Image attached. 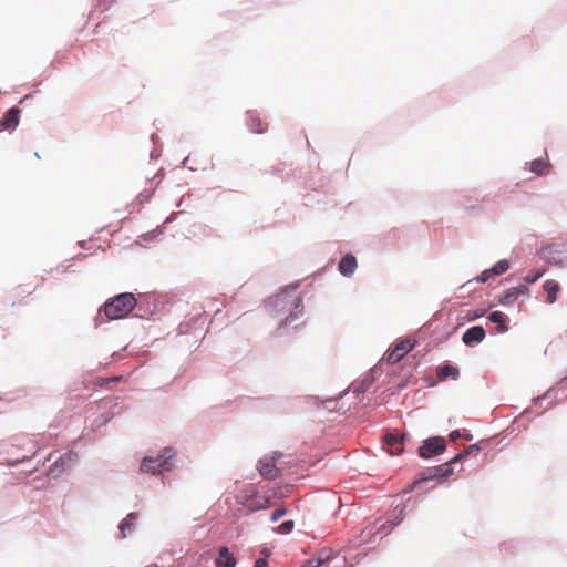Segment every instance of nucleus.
Here are the masks:
<instances>
[{"label":"nucleus","mask_w":567,"mask_h":567,"mask_svg":"<svg viewBox=\"0 0 567 567\" xmlns=\"http://www.w3.org/2000/svg\"><path fill=\"white\" fill-rule=\"evenodd\" d=\"M136 302V298L133 293H120L106 301L102 308V311L110 320L122 319L133 311Z\"/></svg>","instance_id":"f257e3e1"},{"label":"nucleus","mask_w":567,"mask_h":567,"mask_svg":"<svg viewBox=\"0 0 567 567\" xmlns=\"http://www.w3.org/2000/svg\"><path fill=\"white\" fill-rule=\"evenodd\" d=\"M175 453L172 449H165L157 457H144L141 463L142 473L161 474L173 468L172 458Z\"/></svg>","instance_id":"f03ea898"},{"label":"nucleus","mask_w":567,"mask_h":567,"mask_svg":"<svg viewBox=\"0 0 567 567\" xmlns=\"http://www.w3.org/2000/svg\"><path fill=\"white\" fill-rule=\"evenodd\" d=\"M238 502L248 508L249 512L268 508L270 499L268 497H260L255 486L250 485L243 489L237 496Z\"/></svg>","instance_id":"7ed1b4c3"},{"label":"nucleus","mask_w":567,"mask_h":567,"mask_svg":"<svg viewBox=\"0 0 567 567\" xmlns=\"http://www.w3.org/2000/svg\"><path fill=\"white\" fill-rule=\"evenodd\" d=\"M542 255L549 264L563 266L565 262H567V245H547L542 249Z\"/></svg>","instance_id":"20e7f679"},{"label":"nucleus","mask_w":567,"mask_h":567,"mask_svg":"<svg viewBox=\"0 0 567 567\" xmlns=\"http://www.w3.org/2000/svg\"><path fill=\"white\" fill-rule=\"evenodd\" d=\"M446 450V443L442 436H433L423 442L419 449L422 458H430L442 454Z\"/></svg>","instance_id":"39448f33"},{"label":"nucleus","mask_w":567,"mask_h":567,"mask_svg":"<svg viewBox=\"0 0 567 567\" xmlns=\"http://www.w3.org/2000/svg\"><path fill=\"white\" fill-rule=\"evenodd\" d=\"M413 349V343L410 340H403L395 344L394 348L389 350L384 357V360L389 364H395L404 358Z\"/></svg>","instance_id":"423d86ee"},{"label":"nucleus","mask_w":567,"mask_h":567,"mask_svg":"<svg viewBox=\"0 0 567 567\" xmlns=\"http://www.w3.org/2000/svg\"><path fill=\"white\" fill-rule=\"evenodd\" d=\"M454 463L455 462L453 458L450 462H446L444 464L426 468V471L423 473L424 476L422 480L446 478V477L451 476L454 473V470H453Z\"/></svg>","instance_id":"0eeeda50"},{"label":"nucleus","mask_w":567,"mask_h":567,"mask_svg":"<svg viewBox=\"0 0 567 567\" xmlns=\"http://www.w3.org/2000/svg\"><path fill=\"white\" fill-rule=\"evenodd\" d=\"M404 439V434L386 433L383 444L391 455H399L403 452Z\"/></svg>","instance_id":"6e6552de"},{"label":"nucleus","mask_w":567,"mask_h":567,"mask_svg":"<svg viewBox=\"0 0 567 567\" xmlns=\"http://www.w3.org/2000/svg\"><path fill=\"white\" fill-rule=\"evenodd\" d=\"M276 457H264L259 461L258 470L262 477L274 480L279 475V470L275 465Z\"/></svg>","instance_id":"1a4fd4ad"},{"label":"nucleus","mask_w":567,"mask_h":567,"mask_svg":"<svg viewBox=\"0 0 567 567\" xmlns=\"http://www.w3.org/2000/svg\"><path fill=\"white\" fill-rule=\"evenodd\" d=\"M485 334L486 333L483 327L474 326L464 332L462 340L466 346L472 347L482 342L485 338Z\"/></svg>","instance_id":"9d476101"},{"label":"nucleus","mask_w":567,"mask_h":567,"mask_svg":"<svg viewBox=\"0 0 567 567\" xmlns=\"http://www.w3.org/2000/svg\"><path fill=\"white\" fill-rule=\"evenodd\" d=\"M247 125L252 133H264L267 130V123H264L259 114L255 111L247 112Z\"/></svg>","instance_id":"9b49d317"},{"label":"nucleus","mask_w":567,"mask_h":567,"mask_svg":"<svg viewBox=\"0 0 567 567\" xmlns=\"http://www.w3.org/2000/svg\"><path fill=\"white\" fill-rule=\"evenodd\" d=\"M216 567H235L236 558L227 547H221L215 560Z\"/></svg>","instance_id":"f8f14e48"},{"label":"nucleus","mask_w":567,"mask_h":567,"mask_svg":"<svg viewBox=\"0 0 567 567\" xmlns=\"http://www.w3.org/2000/svg\"><path fill=\"white\" fill-rule=\"evenodd\" d=\"M339 271L343 276H351L357 269V259L353 255H346L339 262Z\"/></svg>","instance_id":"ddd939ff"},{"label":"nucleus","mask_w":567,"mask_h":567,"mask_svg":"<svg viewBox=\"0 0 567 567\" xmlns=\"http://www.w3.org/2000/svg\"><path fill=\"white\" fill-rule=\"evenodd\" d=\"M544 290L546 291V302L554 303L557 300V295L560 290V286L555 280H546L543 285Z\"/></svg>","instance_id":"4468645a"},{"label":"nucleus","mask_w":567,"mask_h":567,"mask_svg":"<svg viewBox=\"0 0 567 567\" xmlns=\"http://www.w3.org/2000/svg\"><path fill=\"white\" fill-rule=\"evenodd\" d=\"M20 110L17 107L10 109L2 118V125L6 130L14 128L19 123Z\"/></svg>","instance_id":"2eb2a0df"},{"label":"nucleus","mask_w":567,"mask_h":567,"mask_svg":"<svg viewBox=\"0 0 567 567\" xmlns=\"http://www.w3.org/2000/svg\"><path fill=\"white\" fill-rule=\"evenodd\" d=\"M549 167V163L542 158L534 159L529 163L530 172L535 173L538 176L548 174Z\"/></svg>","instance_id":"dca6fc26"},{"label":"nucleus","mask_w":567,"mask_h":567,"mask_svg":"<svg viewBox=\"0 0 567 567\" xmlns=\"http://www.w3.org/2000/svg\"><path fill=\"white\" fill-rule=\"evenodd\" d=\"M488 320L497 324L498 332L504 333L507 331L508 327L506 324V316L502 311H493L488 316Z\"/></svg>","instance_id":"f3484780"},{"label":"nucleus","mask_w":567,"mask_h":567,"mask_svg":"<svg viewBox=\"0 0 567 567\" xmlns=\"http://www.w3.org/2000/svg\"><path fill=\"white\" fill-rule=\"evenodd\" d=\"M437 377L441 380H445L449 377L456 380L460 377V371L456 367H453L451 364H445L437 369Z\"/></svg>","instance_id":"a211bd4d"},{"label":"nucleus","mask_w":567,"mask_h":567,"mask_svg":"<svg viewBox=\"0 0 567 567\" xmlns=\"http://www.w3.org/2000/svg\"><path fill=\"white\" fill-rule=\"evenodd\" d=\"M330 559V554L326 550H322L319 553L317 557H312L308 559L305 564H302L300 567H320L324 563H327Z\"/></svg>","instance_id":"6ab92c4d"},{"label":"nucleus","mask_w":567,"mask_h":567,"mask_svg":"<svg viewBox=\"0 0 567 567\" xmlns=\"http://www.w3.org/2000/svg\"><path fill=\"white\" fill-rule=\"evenodd\" d=\"M137 520V514L136 513H130L120 524V530L122 534V537H126V530H131L135 523Z\"/></svg>","instance_id":"aec40b11"},{"label":"nucleus","mask_w":567,"mask_h":567,"mask_svg":"<svg viewBox=\"0 0 567 567\" xmlns=\"http://www.w3.org/2000/svg\"><path fill=\"white\" fill-rule=\"evenodd\" d=\"M481 449L477 444H472L470 446H467L463 452L458 453L455 457H454V462H458L461 460H463L465 456L472 454V453H476L478 452Z\"/></svg>","instance_id":"412c9836"},{"label":"nucleus","mask_w":567,"mask_h":567,"mask_svg":"<svg viewBox=\"0 0 567 567\" xmlns=\"http://www.w3.org/2000/svg\"><path fill=\"white\" fill-rule=\"evenodd\" d=\"M509 268V264L507 260H499L492 268L493 275H502L506 272Z\"/></svg>","instance_id":"4be33fe9"},{"label":"nucleus","mask_w":567,"mask_h":567,"mask_svg":"<svg viewBox=\"0 0 567 567\" xmlns=\"http://www.w3.org/2000/svg\"><path fill=\"white\" fill-rule=\"evenodd\" d=\"M544 275V270H530L525 276L524 280L527 284H534L542 276Z\"/></svg>","instance_id":"5701e85b"},{"label":"nucleus","mask_w":567,"mask_h":567,"mask_svg":"<svg viewBox=\"0 0 567 567\" xmlns=\"http://www.w3.org/2000/svg\"><path fill=\"white\" fill-rule=\"evenodd\" d=\"M293 520H286L277 527L276 532L279 534H289L293 529Z\"/></svg>","instance_id":"b1692460"},{"label":"nucleus","mask_w":567,"mask_h":567,"mask_svg":"<svg viewBox=\"0 0 567 567\" xmlns=\"http://www.w3.org/2000/svg\"><path fill=\"white\" fill-rule=\"evenodd\" d=\"M518 291L514 289L513 291L507 292L502 299L501 302L503 305H509L517 298Z\"/></svg>","instance_id":"393cba45"},{"label":"nucleus","mask_w":567,"mask_h":567,"mask_svg":"<svg viewBox=\"0 0 567 567\" xmlns=\"http://www.w3.org/2000/svg\"><path fill=\"white\" fill-rule=\"evenodd\" d=\"M492 276H493V271H492V269H489V270H485V271H483V272H482V274L476 278V280H477L478 282H486V281H487Z\"/></svg>","instance_id":"a878e982"},{"label":"nucleus","mask_w":567,"mask_h":567,"mask_svg":"<svg viewBox=\"0 0 567 567\" xmlns=\"http://www.w3.org/2000/svg\"><path fill=\"white\" fill-rule=\"evenodd\" d=\"M285 514H286V509H284V508L276 509L271 514V520L278 522Z\"/></svg>","instance_id":"bb28decb"},{"label":"nucleus","mask_w":567,"mask_h":567,"mask_svg":"<svg viewBox=\"0 0 567 567\" xmlns=\"http://www.w3.org/2000/svg\"><path fill=\"white\" fill-rule=\"evenodd\" d=\"M461 436H462V434L457 430L456 431H452L451 434H450L451 441H456Z\"/></svg>","instance_id":"cd10ccee"},{"label":"nucleus","mask_w":567,"mask_h":567,"mask_svg":"<svg viewBox=\"0 0 567 567\" xmlns=\"http://www.w3.org/2000/svg\"><path fill=\"white\" fill-rule=\"evenodd\" d=\"M255 567H267V560L266 559H258L255 564Z\"/></svg>","instance_id":"c85d7f7f"},{"label":"nucleus","mask_w":567,"mask_h":567,"mask_svg":"<svg viewBox=\"0 0 567 567\" xmlns=\"http://www.w3.org/2000/svg\"><path fill=\"white\" fill-rule=\"evenodd\" d=\"M463 437H464L466 441H472V440H473V435H472V434H465V435H463Z\"/></svg>","instance_id":"c756f323"},{"label":"nucleus","mask_w":567,"mask_h":567,"mask_svg":"<svg viewBox=\"0 0 567 567\" xmlns=\"http://www.w3.org/2000/svg\"><path fill=\"white\" fill-rule=\"evenodd\" d=\"M146 567H159V566L156 564H151V565H147Z\"/></svg>","instance_id":"7c9ffc66"},{"label":"nucleus","mask_w":567,"mask_h":567,"mask_svg":"<svg viewBox=\"0 0 567 567\" xmlns=\"http://www.w3.org/2000/svg\"><path fill=\"white\" fill-rule=\"evenodd\" d=\"M281 298H282L281 296H277V297H276V301H280V300H281Z\"/></svg>","instance_id":"2f4dec72"}]
</instances>
